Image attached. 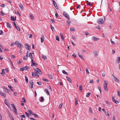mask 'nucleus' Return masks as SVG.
<instances>
[{
  "mask_svg": "<svg viewBox=\"0 0 120 120\" xmlns=\"http://www.w3.org/2000/svg\"><path fill=\"white\" fill-rule=\"evenodd\" d=\"M53 1L54 5V6L55 7L56 6V5H57V4H56V2L54 1L53 0Z\"/></svg>",
  "mask_w": 120,
  "mask_h": 120,
  "instance_id": "37998d69",
  "label": "nucleus"
},
{
  "mask_svg": "<svg viewBox=\"0 0 120 120\" xmlns=\"http://www.w3.org/2000/svg\"><path fill=\"white\" fill-rule=\"evenodd\" d=\"M30 18L32 20H34V16H33V15H31V14H30Z\"/></svg>",
  "mask_w": 120,
  "mask_h": 120,
  "instance_id": "a19ab883",
  "label": "nucleus"
},
{
  "mask_svg": "<svg viewBox=\"0 0 120 120\" xmlns=\"http://www.w3.org/2000/svg\"><path fill=\"white\" fill-rule=\"evenodd\" d=\"M82 85H80L79 87V89L81 91V92L82 91Z\"/></svg>",
  "mask_w": 120,
  "mask_h": 120,
  "instance_id": "c85d7f7f",
  "label": "nucleus"
},
{
  "mask_svg": "<svg viewBox=\"0 0 120 120\" xmlns=\"http://www.w3.org/2000/svg\"><path fill=\"white\" fill-rule=\"evenodd\" d=\"M62 105L63 104L62 103H61L60 104L59 106V109H60L61 108Z\"/></svg>",
  "mask_w": 120,
  "mask_h": 120,
  "instance_id": "c03bdc74",
  "label": "nucleus"
},
{
  "mask_svg": "<svg viewBox=\"0 0 120 120\" xmlns=\"http://www.w3.org/2000/svg\"><path fill=\"white\" fill-rule=\"evenodd\" d=\"M8 87L10 89L11 91H12L13 92L14 91L13 90L12 88V87L10 85H8Z\"/></svg>",
  "mask_w": 120,
  "mask_h": 120,
  "instance_id": "a878e982",
  "label": "nucleus"
},
{
  "mask_svg": "<svg viewBox=\"0 0 120 120\" xmlns=\"http://www.w3.org/2000/svg\"><path fill=\"white\" fill-rule=\"evenodd\" d=\"M89 109H90V112L91 113L93 114V111H92V109L91 108V107H90Z\"/></svg>",
  "mask_w": 120,
  "mask_h": 120,
  "instance_id": "8fccbe9b",
  "label": "nucleus"
},
{
  "mask_svg": "<svg viewBox=\"0 0 120 120\" xmlns=\"http://www.w3.org/2000/svg\"><path fill=\"white\" fill-rule=\"evenodd\" d=\"M20 116L21 117L23 118H25V115H21Z\"/></svg>",
  "mask_w": 120,
  "mask_h": 120,
  "instance_id": "49530a36",
  "label": "nucleus"
},
{
  "mask_svg": "<svg viewBox=\"0 0 120 120\" xmlns=\"http://www.w3.org/2000/svg\"><path fill=\"white\" fill-rule=\"evenodd\" d=\"M33 115H34V117H38V115L35 114H34Z\"/></svg>",
  "mask_w": 120,
  "mask_h": 120,
  "instance_id": "6e6d98bb",
  "label": "nucleus"
},
{
  "mask_svg": "<svg viewBox=\"0 0 120 120\" xmlns=\"http://www.w3.org/2000/svg\"><path fill=\"white\" fill-rule=\"evenodd\" d=\"M25 69L24 67H23L22 68L20 69V70L22 71H24V70Z\"/></svg>",
  "mask_w": 120,
  "mask_h": 120,
  "instance_id": "09e8293b",
  "label": "nucleus"
},
{
  "mask_svg": "<svg viewBox=\"0 0 120 120\" xmlns=\"http://www.w3.org/2000/svg\"><path fill=\"white\" fill-rule=\"evenodd\" d=\"M48 77L49 78H50L51 79H52V75H51V74H49L48 75Z\"/></svg>",
  "mask_w": 120,
  "mask_h": 120,
  "instance_id": "79ce46f5",
  "label": "nucleus"
},
{
  "mask_svg": "<svg viewBox=\"0 0 120 120\" xmlns=\"http://www.w3.org/2000/svg\"><path fill=\"white\" fill-rule=\"evenodd\" d=\"M51 28L52 31H54V28L51 25Z\"/></svg>",
  "mask_w": 120,
  "mask_h": 120,
  "instance_id": "58836bf2",
  "label": "nucleus"
},
{
  "mask_svg": "<svg viewBox=\"0 0 120 120\" xmlns=\"http://www.w3.org/2000/svg\"><path fill=\"white\" fill-rule=\"evenodd\" d=\"M41 100H40V101L41 102H43L44 100V98L43 97H41Z\"/></svg>",
  "mask_w": 120,
  "mask_h": 120,
  "instance_id": "2f4dec72",
  "label": "nucleus"
},
{
  "mask_svg": "<svg viewBox=\"0 0 120 120\" xmlns=\"http://www.w3.org/2000/svg\"><path fill=\"white\" fill-rule=\"evenodd\" d=\"M78 55L83 60H84V59L82 56V54H81L79 52L78 53Z\"/></svg>",
  "mask_w": 120,
  "mask_h": 120,
  "instance_id": "9d476101",
  "label": "nucleus"
},
{
  "mask_svg": "<svg viewBox=\"0 0 120 120\" xmlns=\"http://www.w3.org/2000/svg\"><path fill=\"white\" fill-rule=\"evenodd\" d=\"M1 13L0 14L2 16H4V15L5 14L2 11H1L0 12Z\"/></svg>",
  "mask_w": 120,
  "mask_h": 120,
  "instance_id": "a18cd8bd",
  "label": "nucleus"
},
{
  "mask_svg": "<svg viewBox=\"0 0 120 120\" xmlns=\"http://www.w3.org/2000/svg\"><path fill=\"white\" fill-rule=\"evenodd\" d=\"M38 73L36 72L35 75V76H37L39 77V75L38 74Z\"/></svg>",
  "mask_w": 120,
  "mask_h": 120,
  "instance_id": "4d7b16f0",
  "label": "nucleus"
},
{
  "mask_svg": "<svg viewBox=\"0 0 120 120\" xmlns=\"http://www.w3.org/2000/svg\"><path fill=\"white\" fill-rule=\"evenodd\" d=\"M44 91H45V93L47 94V95H50L49 93V91L47 89H46Z\"/></svg>",
  "mask_w": 120,
  "mask_h": 120,
  "instance_id": "dca6fc26",
  "label": "nucleus"
},
{
  "mask_svg": "<svg viewBox=\"0 0 120 120\" xmlns=\"http://www.w3.org/2000/svg\"><path fill=\"white\" fill-rule=\"evenodd\" d=\"M51 20L52 22L53 23H54L56 22L55 21L54 19H51Z\"/></svg>",
  "mask_w": 120,
  "mask_h": 120,
  "instance_id": "603ef678",
  "label": "nucleus"
},
{
  "mask_svg": "<svg viewBox=\"0 0 120 120\" xmlns=\"http://www.w3.org/2000/svg\"><path fill=\"white\" fill-rule=\"evenodd\" d=\"M5 104L7 105L8 106L9 105V103L7 102V101L6 100V99H5Z\"/></svg>",
  "mask_w": 120,
  "mask_h": 120,
  "instance_id": "b1692460",
  "label": "nucleus"
},
{
  "mask_svg": "<svg viewBox=\"0 0 120 120\" xmlns=\"http://www.w3.org/2000/svg\"><path fill=\"white\" fill-rule=\"evenodd\" d=\"M22 62V60L21 59H20L19 61L17 62L19 64L21 63Z\"/></svg>",
  "mask_w": 120,
  "mask_h": 120,
  "instance_id": "c9c22d12",
  "label": "nucleus"
},
{
  "mask_svg": "<svg viewBox=\"0 0 120 120\" xmlns=\"http://www.w3.org/2000/svg\"><path fill=\"white\" fill-rule=\"evenodd\" d=\"M2 72L1 73V74L2 75V76H4L5 74V71L4 69H2Z\"/></svg>",
  "mask_w": 120,
  "mask_h": 120,
  "instance_id": "ddd939ff",
  "label": "nucleus"
},
{
  "mask_svg": "<svg viewBox=\"0 0 120 120\" xmlns=\"http://www.w3.org/2000/svg\"><path fill=\"white\" fill-rule=\"evenodd\" d=\"M56 39L58 41H60V39L59 37L57 36H56Z\"/></svg>",
  "mask_w": 120,
  "mask_h": 120,
  "instance_id": "72a5a7b5",
  "label": "nucleus"
},
{
  "mask_svg": "<svg viewBox=\"0 0 120 120\" xmlns=\"http://www.w3.org/2000/svg\"><path fill=\"white\" fill-rule=\"evenodd\" d=\"M112 76H113L114 77V81L116 82H119L118 81H119V80L114 75H112Z\"/></svg>",
  "mask_w": 120,
  "mask_h": 120,
  "instance_id": "0eeeda50",
  "label": "nucleus"
},
{
  "mask_svg": "<svg viewBox=\"0 0 120 120\" xmlns=\"http://www.w3.org/2000/svg\"><path fill=\"white\" fill-rule=\"evenodd\" d=\"M15 44L17 45H19V46H20V44L18 41H16L15 42Z\"/></svg>",
  "mask_w": 120,
  "mask_h": 120,
  "instance_id": "aec40b11",
  "label": "nucleus"
},
{
  "mask_svg": "<svg viewBox=\"0 0 120 120\" xmlns=\"http://www.w3.org/2000/svg\"><path fill=\"white\" fill-rule=\"evenodd\" d=\"M94 54L95 55V56H96L97 55V51H95L94 53Z\"/></svg>",
  "mask_w": 120,
  "mask_h": 120,
  "instance_id": "bf43d9fd",
  "label": "nucleus"
},
{
  "mask_svg": "<svg viewBox=\"0 0 120 120\" xmlns=\"http://www.w3.org/2000/svg\"><path fill=\"white\" fill-rule=\"evenodd\" d=\"M1 6L3 8H4L5 7V5L4 4H3L1 5Z\"/></svg>",
  "mask_w": 120,
  "mask_h": 120,
  "instance_id": "774afa93",
  "label": "nucleus"
},
{
  "mask_svg": "<svg viewBox=\"0 0 120 120\" xmlns=\"http://www.w3.org/2000/svg\"><path fill=\"white\" fill-rule=\"evenodd\" d=\"M25 47L27 49L29 50V45L27 44H26L25 46Z\"/></svg>",
  "mask_w": 120,
  "mask_h": 120,
  "instance_id": "2eb2a0df",
  "label": "nucleus"
},
{
  "mask_svg": "<svg viewBox=\"0 0 120 120\" xmlns=\"http://www.w3.org/2000/svg\"><path fill=\"white\" fill-rule=\"evenodd\" d=\"M113 102H114L116 104H118L119 103V102L118 101L116 100H115Z\"/></svg>",
  "mask_w": 120,
  "mask_h": 120,
  "instance_id": "864d4df0",
  "label": "nucleus"
},
{
  "mask_svg": "<svg viewBox=\"0 0 120 120\" xmlns=\"http://www.w3.org/2000/svg\"><path fill=\"white\" fill-rule=\"evenodd\" d=\"M86 73H89V72L88 71V70L87 68H86Z\"/></svg>",
  "mask_w": 120,
  "mask_h": 120,
  "instance_id": "69168bd1",
  "label": "nucleus"
},
{
  "mask_svg": "<svg viewBox=\"0 0 120 120\" xmlns=\"http://www.w3.org/2000/svg\"><path fill=\"white\" fill-rule=\"evenodd\" d=\"M85 35H89V33L87 31L85 32Z\"/></svg>",
  "mask_w": 120,
  "mask_h": 120,
  "instance_id": "052dcab7",
  "label": "nucleus"
},
{
  "mask_svg": "<svg viewBox=\"0 0 120 120\" xmlns=\"http://www.w3.org/2000/svg\"><path fill=\"white\" fill-rule=\"evenodd\" d=\"M42 57L43 59L44 60H45L46 59V57L45 56H44L42 55Z\"/></svg>",
  "mask_w": 120,
  "mask_h": 120,
  "instance_id": "cd10ccee",
  "label": "nucleus"
},
{
  "mask_svg": "<svg viewBox=\"0 0 120 120\" xmlns=\"http://www.w3.org/2000/svg\"><path fill=\"white\" fill-rule=\"evenodd\" d=\"M120 62V57H118L117 58L116 62V63L119 64Z\"/></svg>",
  "mask_w": 120,
  "mask_h": 120,
  "instance_id": "6e6552de",
  "label": "nucleus"
},
{
  "mask_svg": "<svg viewBox=\"0 0 120 120\" xmlns=\"http://www.w3.org/2000/svg\"><path fill=\"white\" fill-rule=\"evenodd\" d=\"M98 23L100 24H102L104 23V21L103 18L99 19L97 21Z\"/></svg>",
  "mask_w": 120,
  "mask_h": 120,
  "instance_id": "f257e3e1",
  "label": "nucleus"
},
{
  "mask_svg": "<svg viewBox=\"0 0 120 120\" xmlns=\"http://www.w3.org/2000/svg\"><path fill=\"white\" fill-rule=\"evenodd\" d=\"M108 84V82L107 81H104V85L106 86H107V85Z\"/></svg>",
  "mask_w": 120,
  "mask_h": 120,
  "instance_id": "3c124183",
  "label": "nucleus"
},
{
  "mask_svg": "<svg viewBox=\"0 0 120 120\" xmlns=\"http://www.w3.org/2000/svg\"><path fill=\"white\" fill-rule=\"evenodd\" d=\"M29 52L27 51L26 56L23 57V59L24 60H27V57H28L29 56L30 57V53L29 55Z\"/></svg>",
  "mask_w": 120,
  "mask_h": 120,
  "instance_id": "20e7f679",
  "label": "nucleus"
},
{
  "mask_svg": "<svg viewBox=\"0 0 120 120\" xmlns=\"http://www.w3.org/2000/svg\"><path fill=\"white\" fill-rule=\"evenodd\" d=\"M70 30L71 31H72L75 30V29L74 28L71 27L70 28Z\"/></svg>",
  "mask_w": 120,
  "mask_h": 120,
  "instance_id": "f704fd0d",
  "label": "nucleus"
},
{
  "mask_svg": "<svg viewBox=\"0 0 120 120\" xmlns=\"http://www.w3.org/2000/svg\"><path fill=\"white\" fill-rule=\"evenodd\" d=\"M0 95L2 96H4V98L6 97V94L3 93L1 91L0 92Z\"/></svg>",
  "mask_w": 120,
  "mask_h": 120,
  "instance_id": "9b49d317",
  "label": "nucleus"
},
{
  "mask_svg": "<svg viewBox=\"0 0 120 120\" xmlns=\"http://www.w3.org/2000/svg\"><path fill=\"white\" fill-rule=\"evenodd\" d=\"M110 40V41H111V43H112V45H114L115 44V43L114 42V41H112V40L111 39Z\"/></svg>",
  "mask_w": 120,
  "mask_h": 120,
  "instance_id": "ea45409f",
  "label": "nucleus"
},
{
  "mask_svg": "<svg viewBox=\"0 0 120 120\" xmlns=\"http://www.w3.org/2000/svg\"><path fill=\"white\" fill-rule=\"evenodd\" d=\"M60 36L62 40L63 41H64V38L63 35H62V33H60Z\"/></svg>",
  "mask_w": 120,
  "mask_h": 120,
  "instance_id": "393cba45",
  "label": "nucleus"
},
{
  "mask_svg": "<svg viewBox=\"0 0 120 120\" xmlns=\"http://www.w3.org/2000/svg\"><path fill=\"white\" fill-rule=\"evenodd\" d=\"M25 78L26 81V83H27L28 82V80L27 77L25 75Z\"/></svg>",
  "mask_w": 120,
  "mask_h": 120,
  "instance_id": "c756f323",
  "label": "nucleus"
},
{
  "mask_svg": "<svg viewBox=\"0 0 120 120\" xmlns=\"http://www.w3.org/2000/svg\"><path fill=\"white\" fill-rule=\"evenodd\" d=\"M62 72L63 73H64V74L66 75H68V74L67 73V72L65 71L64 70H63L62 71Z\"/></svg>",
  "mask_w": 120,
  "mask_h": 120,
  "instance_id": "a211bd4d",
  "label": "nucleus"
},
{
  "mask_svg": "<svg viewBox=\"0 0 120 120\" xmlns=\"http://www.w3.org/2000/svg\"><path fill=\"white\" fill-rule=\"evenodd\" d=\"M34 70L35 72H36L38 73H39L40 74H42V72H41L40 69L38 68H37V69H35Z\"/></svg>",
  "mask_w": 120,
  "mask_h": 120,
  "instance_id": "39448f33",
  "label": "nucleus"
},
{
  "mask_svg": "<svg viewBox=\"0 0 120 120\" xmlns=\"http://www.w3.org/2000/svg\"><path fill=\"white\" fill-rule=\"evenodd\" d=\"M25 113L26 114V116L27 117H29L30 114L29 113H27V112H25Z\"/></svg>",
  "mask_w": 120,
  "mask_h": 120,
  "instance_id": "5fc2aeb1",
  "label": "nucleus"
},
{
  "mask_svg": "<svg viewBox=\"0 0 120 120\" xmlns=\"http://www.w3.org/2000/svg\"><path fill=\"white\" fill-rule=\"evenodd\" d=\"M25 69H26V70H27L28 68H29V67L27 66H26L25 67H24Z\"/></svg>",
  "mask_w": 120,
  "mask_h": 120,
  "instance_id": "13d9d810",
  "label": "nucleus"
},
{
  "mask_svg": "<svg viewBox=\"0 0 120 120\" xmlns=\"http://www.w3.org/2000/svg\"><path fill=\"white\" fill-rule=\"evenodd\" d=\"M17 47L18 48H19L20 49L21 47H23L24 46H23V45H22L21 44V43H20V46H18Z\"/></svg>",
  "mask_w": 120,
  "mask_h": 120,
  "instance_id": "bb28decb",
  "label": "nucleus"
},
{
  "mask_svg": "<svg viewBox=\"0 0 120 120\" xmlns=\"http://www.w3.org/2000/svg\"><path fill=\"white\" fill-rule=\"evenodd\" d=\"M90 83H94V81L93 80H91L90 81Z\"/></svg>",
  "mask_w": 120,
  "mask_h": 120,
  "instance_id": "338daca9",
  "label": "nucleus"
},
{
  "mask_svg": "<svg viewBox=\"0 0 120 120\" xmlns=\"http://www.w3.org/2000/svg\"><path fill=\"white\" fill-rule=\"evenodd\" d=\"M11 19L13 21H15L16 19H15L14 16H11Z\"/></svg>",
  "mask_w": 120,
  "mask_h": 120,
  "instance_id": "6ab92c4d",
  "label": "nucleus"
},
{
  "mask_svg": "<svg viewBox=\"0 0 120 120\" xmlns=\"http://www.w3.org/2000/svg\"><path fill=\"white\" fill-rule=\"evenodd\" d=\"M69 20H67V25L68 26H69L70 25L71 22Z\"/></svg>",
  "mask_w": 120,
  "mask_h": 120,
  "instance_id": "4be33fe9",
  "label": "nucleus"
},
{
  "mask_svg": "<svg viewBox=\"0 0 120 120\" xmlns=\"http://www.w3.org/2000/svg\"><path fill=\"white\" fill-rule=\"evenodd\" d=\"M63 15H64L66 18H67L68 20H70V17L69 15L65 12L64 11L63 13Z\"/></svg>",
  "mask_w": 120,
  "mask_h": 120,
  "instance_id": "7ed1b4c3",
  "label": "nucleus"
},
{
  "mask_svg": "<svg viewBox=\"0 0 120 120\" xmlns=\"http://www.w3.org/2000/svg\"><path fill=\"white\" fill-rule=\"evenodd\" d=\"M7 26L8 27H9L10 28H11V24L9 22H8L7 23Z\"/></svg>",
  "mask_w": 120,
  "mask_h": 120,
  "instance_id": "4468645a",
  "label": "nucleus"
},
{
  "mask_svg": "<svg viewBox=\"0 0 120 120\" xmlns=\"http://www.w3.org/2000/svg\"><path fill=\"white\" fill-rule=\"evenodd\" d=\"M72 39L74 40H75V36H73V35L72 36Z\"/></svg>",
  "mask_w": 120,
  "mask_h": 120,
  "instance_id": "e2e57ef3",
  "label": "nucleus"
},
{
  "mask_svg": "<svg viewBox=\"0 0 120 120\" xmlns=\"http://www.w3.org/2000/svg\"><path fill=\"white\" fill-rule=\"evenodd\" d=\"M44 38H45L44 36H42L41 37V43H42L43 42Z\"/></svg>",
  "mask_w": 120,
  "mask_h": 120,
  "instance_id": "5701e85b",
  "label": "nucleus"
},
{
  "mask_svg": "<svg viewBox=\"0 0 120 120\" xmlns=\"http://www.w3.org/2000/svg\"><path fill=\"white\" fill-rule=\"evenodd\" d=\"M13 108L14 109L13 110V111L15 112V113L16 114H18L17 112V110L15 107Z\"/></svg>",
  "mask_w": 120,
  "mask_h": 120,
  "instance_id": "f8f14e48",
  "label": "nucleus"
},
{
  "mask_svg": "<svg viewBox=\"0 0 120 120\" xmlns=\"http://www.w3.org/2000/svg\"><path fill=\"white\" fill-rule=\"evenodd\" d=\"M5 91H6V90H7V91H6V92H9L10 91L9 90L7 89L6 88H5Z\"/></svg>",
  "mask_w": 120,
  "mask_h": 120,
  "instance_id": "de8ad7c7",
  "label": "nucleus"
},
{
  "mask_svg": "<svg viewBox=\"0 0 120 120\" xmlns=\"http://www.w3.org/2000/svg\"><path fill=\"white\" fill-rule=\"evenodd\" d=\"M22 102H23L24 103L25 102V100L24 98H23L22 99V101H21Z\"/></svg>",
  "mask_w": 120,
  "mask_h": 120,
  "instance_id": "4c0bfd02",
  "label": "nucleus"
},
{
  "mask_svg": "<svg viewBox=\"0 0 120 120\" xmlns=\"http://www.w3.org/2000/svg\"><path fill=\"white\" fill-rule=\"evenodd\" d=\"M91 93L90 92H88L86 94V97H89V95H90Z\"/></svg>",
  "mask_w": 120,
  "mask_h": 120,
  "instance_id": "473e14b6",
  "label": "nucleus"
},
{
  "mask_svg": "<svg viewBox=\"0 0 120 120\" xmlns=\"http://www.w3.org/2000/svg\"><path fill=\"white\" fill-rule=\"evenodd\" d=\"M19 6L20 8L22 10H23L24 8L23 7V6L22 4H20L19 5Z\"/></svg>",
  "mask_w": 120,
  "mask_h": 120,
  "instance_id": "412c9836",
  "label": "nucleus"
},
{
  "mask_svg": "<svg viewBox=\"0 0 120 120\" xmlns=\"http://www.w3.org/2000/svg\"><path fill=\"white\" fill-rule=\"evenodd\" d=\"M5 71L7 72L8 73L9 72V70L8 68H6L5 69Z\"/></svg>",
  "mask_w": 120,
  "mask_h": 120,
  "instance_id": "680f3d73",
  "label": "nucleus"
},
{
  "mask_svg": "<svg viewBox=\"0 0 120 120\" xmlns=\"http://www.w3.org/2000/svg\"><path fill=\"white\" fill-rule=\"evenodd\" d=\"M31 63H32L31 66L32 67L33 66H35L36 67L38 65L37 64L34 62V61L33 60V59H31Z\"/></svg>",
  "mask_w": 120,
  "mask_h": 120,
  "instance_id": "f03ea898",
  "label": "nucleus"
},
{
  "mask_svg": "<svg viewBox=\"0 0 120 120\" xmlns=\"http://www.w3.org/2000/svg\"><path fill=\"white\" fill-rule=\"evenodd\" d=\"M30 86H32L31 88H33V81L32 80H30Z\"/></svg>",
  "mask_w": 120,
  "mask_h": 120,
  "instance_id": "7c9ffc66",
  "label": "nucleus"
},
{
  "mask_svg": "<svg viewBox=\"0 0 120 120\" xmlns=\"http://www.w3.org/2000/svg\"><path fill=\"white\" fill-rule=\"evenodd\" d=\"M105 91H108V88L107 86H106L105 85H103Z\"/></svg>",
  "mask_w": 120,
  "mask_h": 120,
  "instance_id": "1a4fd4ad",
  "label": "nucleus"
},
{
  "mask_svg": "<svg viewBox=\"0 0 120 120\" xmlns=\"http://www.w3.org/2000/svg\"><path fill=\"white\" fill-rule=\"evenodd\" d=\"M92 39L94 41H98L99 40V38H97L96 37L94 36L92 37Z\"/></svg>",
  "mask_w": 120,
  "mask_h": 120,
  "instance_id": "423d86ee",
  "label": "nucleus"
},
{
  "mask_svg": "<svg viewBox=\"0 0 120 120\" xmlns=\"http://www.w3.org/2000/svg\"><path fill=\"white\" fill-rule=\"evenodd\" d=\"M66 77L68 81L70 82L71 83V82L72 81L70 78L67 76H66Z\"/></svg>",
  "mask_w": 120,
  "mask_h": 120,
  "instance_id": "f3484780",
  "label": "nucleus"
},
{
  "mask_svg": "<svg viewBox=\"0 0 120 120\" xmlns=\"http://www.w3.org/2000/svg\"><path fill=\"white\" fill-rule=\"evenodd\" d=\"M37 84L39 85H41V82H37Z\"/></svg>",
  "mask_w": 120,
  "mask_h": 120,
  "instance_id": "0e129e2a",
  "label": "nucleus"
},
{
  "mask_svg": "<svg viewBox=\"0 0 120 120\" xmlns=\"http://www.w3.org/2000/svg\"><path fill=\"white\" fill-rule=\"evenodd\" d=\"M15 28L16 29H17V30H18V31H20V28L18 26H16L15 27Z\"/></svg>",
  "mask_w": 120,
  "mask_h": 120,
  "instance_id": "e433bc0d",
  "label": "nucleus"
}]
</instances>
